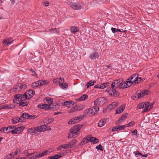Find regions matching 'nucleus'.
Here are the masks:
<instances>
[{
  "label": "nucleus",
  "mask_w": 159,
  "mask_h": 159,
  "mask_svg": "<svg viewBox=\"0 0 159 159\" xmlns=\"http://www.w3.org/2000/svg\"><path fill=\"white\" fill-rule=\"evenodd\" d=\"M122 82L120 80H115L111 84V88H108L106 90V91L108 93L109 95L113 97H116L119 96L120 93L116 90L115 89L119 87L120 89H121L120 87L121 86V84Z\"/></svg>",
  "instance_id": "obj_1"
},
{
  "label": "nucleus",
  "mask_w": 159,
  "mask_h": 159,
  "mask_svg": "<svg viewBox=\"0 0 159 159\" xmlns=\"http://www.w3.org/2000/svg\"><path fill=\"white\" fill-rule=\"evenodd\" d=\"M80 125H76L72 127L70 130L68 138L71 139L75 138L78 135V133L80 132L81 126Z\"/></svg>",
  "instance_id": "obj_2"
},
{
  "label": "nucleus",
  "mask_w": 159,
  "mask_h": 159,
  "mask_svg": "<svg viewBox=\"0 0 159 159\" xmlns=\"http://www.w3.org/2000/svg\"><path fill=\"white\" fill-rule=\"evenodd\" d=\"M26 100L24 94H18L15 96V98L13 100L14 103L19 104L21 101Z\"/></svg>",
  "instance_id": "obj_3"
},
{
  "label": "nucleus",
  "mask_w": 159,
  "mask_h": 159,
  "mask_svg": "<svg viewBox=\"0 0 159 159\" xmlns=\"http://www.w3.org/2000/svg\"><path fill=\"white\" fill-rule=\"evenodd\" d=\"M106 102V98L103 97H100L94 101V105L96 106H102Z\"/></svg>",
  "instance_id": "obj_4"
},
{
  "label": "nucleus",
  "mask_w": 159,
  "mask_h": 159,
  "mask_svg": "<svg viewBox=\"0 0 159 159\" xmlns=\"http://www.w3.org/2000/svg\"><path fill=\"white\" fill-rule=\"evenodd\" d=\"M58 106V105H52V107L47 104H42L38 105V107L41 109H43L46 110H50L51 109H53V110H55L56 109L54 108V106Z\"/></svg>",
  "instance_id": "obj_5"
},
{
  "label": "nucleus",
  "mask_w": 159,
  "mask_h": 159,
  "mask_svg": "<svg viewBox=\"0 0 159 159\" xmlns=\"http://www.w3.org/2000/svg\"><path fill=\"white\" fill-rule=\"evenodd\" d=\"M35 92L33 89H30L26 91L24 94L26 99H29L34 95Z\"/></svg>",
  "instance_id": "obj_6"
},
{
  "label": "nucleus",
  "mask_w": 159,
  "mask_h": 159,
  "mask_svg": "<svg viewBox=\"0 0 159 159\" xmlns=\"http://www.w3.org/2000/svg\"><path fill=\"white\" fill-rule=\"evenodd\" d=\"M138 75L137 74H134L129 77L127 80H129L132 84L134 83L135 84L138 83V80L137 79Z\"/></svg>",
  "instance_id": "obj_7"
},
{
  "label": "nucleus",
  "mask_w": 159,
  "mask_h": 159,
  "mask_svg": "<svg viewBox=\"0 0 159 159\" xmlns=\"http://www.w3.org/2000/svg\"><path fill=\"white\" fill-rule=\"evenodd\" d=\"M83 116L81 115L80 116L75 117L73 118L68 122L69 124H74L78 123L79 121L83 119Z\"/></svg>",
  "instance_id": "obj_8"
},
{
  "label": "nucleus",
  "mask_w": 159,
  "mask_h": 159,
  "mask_svg": "<svg viewBox=\"0 0 159 159\" xmlns=\"http://www.w3.org/2000/svg\"><path fill=\"white\" fill-rule=\"evenodd\" d=\"M69 5L71 7L75 10H81L82 8V6L79 3L70 2L69 3Z\"/></svg>",
  "instance_id": "obj_9"
},
{
  "label": "nucleus",
  "mask_w": 159,
  "mask_h": 159,
  "mask_svg": "<svg viewBox=\"0 0 159 159\" xmlns=\"http://www.w3.org/2000/svg\"><path fill=\"white\" fill-rule=\"evenodd\" d=\"M20 117L24 119H34L36 118V116L35 115H30L27 113H24L21 114Z\"/></svg>",
  "instance_id": "obj_10"
},
{
  "label": "nucleus",
  "mask_w": 159,
  "mask_h": 159,
  "mask_svg": "<svg viewBox=\"0 0 159 159\" xmlns=\"http://www.w3.org/2000/svg\"><path fill=\"white\" fill-rule=\"evenodd\" d=\"M13 41L12 38H7L3 40L2 43L4 46H8L13 43Z\"/></svg>",
  "instance_id": "obj_11"
},
{
  "label": "nucleus",
  "mask_w": 159,
  "mask_h": 159,
  "mask_svg": "<svg viewBox=\"0 0 159 159\" xmlns=\"http://www.w3.org/2000/svg\"><path fill=\"white\" fill-rule=\"evenodd\" d=\"M150 93V92L148 90H143L138 93V98H140L146 95H148Z\"/></svg>",
  "instance_id": "obj_12"
},
{
  "label": "nucleus",
  "mask_w": 159,
  "mask_h": 159,
  "mask_svg": "<svg viewBox=\"0 0 159 159\" xmlns=\"http://www.w3.org/2000/svg\"><path fill=\"white\" fill-rule=\"evenodd\" d=\"M99 108L98 107L94 106L92 107L89 108V113L90 114L94 115L96 114L97 112L99 111Z\"/></svg>",
  "instance_id": "obj_13"
},
{
  "label": "nucleus",
  "mask_w": 159,
  "mask_h": 159,
  "mask_svg": "<svg viewBox=\"0 0 159 159\" xmlns=\"http://www.w3.org/2000/svg\"><path fill=\"white\" fill-rule=\"evenodd\" d=\"M132 84V83L131 82V81H130L129 80H128L124 82L123 84L121 85L120 88L122 89L126 88L129 87Z\"/></svg>",
  "instance_id": "obj_14"
},
{
  "label": "nucleus",
  "mask_w": 159,
  "mask_h": 159,
  "mask_svg": "<svg viewBox=\"0 0 159 159\" xmlns=\"http://www.w3.org/2000/svg\"><path fill=\"white\" fill-rule=\"evenodd\" d=\"M27 87V85L24 84H19L14 89V91H16L18 90L25 89Z\"/></svg>",
  "instance_id": "obj_15"
},
{
  "label": "nucleus",
  "mask_w": 159,
  "mask_h": 159,
  "mask_svg": "<svg viewBox=\"0 0 159 159\" xmlns=\"http://www.w3.org/2000/svg\"><path fill=\"white\" fill-rule=\"evenodd\" d=\"M89 57L91 60L98 59L99 57V55L97 52H94L91 53L89 55Z\"/></svg>",
  "instance_id": "obj_16"
},
{
  "label": "nucleus",
  "mask_w": 159,
  "mask_h": 159,
  "mask_svg": "<svg viewBox=\"0 0 159 159\" xmlns=\"http://www.w3.org/2000/svg\"><path fill=\"white\" fill-rule=\"evenodd\" d=\"M153 105L149 102H146L145 103V108L143 111L144 112H147L150 110L152 108Z\"/></svg>",
  "instance_id": "obj_17"
},
{
  "label": "nucleus",
  "mask_w": 159,
  "mask_h": 159,
  "mask_svg": "<svg viewBox=\"0 0 159 159\" xmlns=\"http://www.w3.org/2000/svg\"><path fill=\"white\" fill-rule=\"evenodd\" d=\"M21 117V118L19 117H16L12 119L11 122L12 123L14 124L19 122H22L23 121H24L25 119L24 118H22Z\"/></svg>",
  "instance_id": "obj_18"
},
{
  "label": "nucleus",
  "mask_w": 159,
  "mask_h": 159,
  "mask_svg": "<svg viewBox=\"0 0 159 159\" xmlns=\"http://www.w3.org/2000/svg\"><path fill=\"white\" fill-rule=\"evenodd\" d=\"M109 120V118H106L103 120H100L98 123V126L99 127H102L104 126L107 122Z\"/></svg>",
  "instance_id": "obj_19"
},
{
  "label": "nucleus",
  "mask_w": 159,
  "mask_h": 159,
  "mask_svg": "<svg viewBox=\"0 0 159 159\" xmlns=\"http://www.w3.org/2000/svg\"><path fill=\"white\" fill-rule=\"evenodd\" d=\"M45 125L39 126L36 127H35V130L36 131V132H44L45 131Z\"/></svg>",
  "instance_id": "obj_20"
},
{
  "label": "nucleus",
  "mask_w": 159,
  "mask_h": 159,
  "mask_svg": "<svg viewBox=\"0 0 159 159\" xmlns=\"http://www.w3.org/2000/svg\"><path fill=\"white\" fill-rule=\"evenodd\" d=\"M127 113H126L122 115L119 118L118 121L117 122L118 124H120L122 123L123 121L125 120L126 117Z\"/></svg>",
  "instance_id": "obj_21"
},
{
  "label": "nucleus",
  "mask_w": 159,
  "mask_h": 159,
  "mask_svg": "<svg viewBox=\"0 0 159 159\" xmlns=\"http://www.w3.org/2000/svg\"><path fill=\"white\" fill-rule=\"evenodd\" d=\"M74 104L72 101H66L64 102V105L68 107H71Z\"/></svg>",
  "instance_id": "obj_22"
},
{
  "label": "nucleus",
  "mask_w": 159,
  "mask_h": 159,
  "mask_svg": "<svg viewBox=\"0 0 159 159\" xmlns=\"http://www.w3.org/2000/svg\"><path fill=\"white\" fill-rule=\"evenodd\" d=\"M20 152V150L19 149H16L15 152H13L12 153L10 154L8 158L11 159L13 158L14 156L17 155Z\"/></svg>",
  "instance_id": "obj_23"
},
{
  "label": "nucleus",
  "mask_w": 159,
  "mask_h": 159,
  "mask_svg": "<svg viewBox=\"0 0 159 159\" xmlns=\"http://www.w3.org/2000/svg\"><path fill=\"white\" fill-rule=\"evenodd\" d=\"M50 153V152L49 150H46L43 151L42 153L39 154V158L41 157L44 156L46 155H48V154Z\"/></svg>",
  "instance_id": "obj_24"
},
{
  "label": "nucleus",
  "mask_w": 159,
  "mask_h": 159,
  "mask_svg": "<svg viewBox=\"0 0 159 159\" xmlns=\"http://www.w3.org/2000/svg\"><path fill=\"white\" fill-rule=\"evenodd\" d=\"M125 106H120L116 110V113L119 114L121 113L124 110Z\"/></svg>",
  "instance_id": "obj_25"
},
{
  "label": "nucleus",
  "mask_w": 159,
  "mask_h": 159,
  "mask_svg": "<svg viewBox=\"0 0 159 159\" xmlns=\"http://www.w3.org/2000/svg\"><path fill=\"white\" fill-rule=\"evenodd\" d=\"M89 141L93 144H96L98 142V139L95 137H91L89 139Z\"/></svg>",
  "instance_id": "obj_26"
},
{
  "label": "nucleus",
  "mask_w": 159,
  "mask_h": 159,
  "mask_svg": "<svg viewBox=\"0 0 159 159\" xmlns=\"http://www.w3.org/2000/svg\"><path fill=\"white\" fill-rule=\"evenodd\" d=\"M33 154L34 153H29L28 155H26L25 157H19L16 159H31L32 158H31L30 156Z\"/></svg>",
  "instance_id": "obj_27"
},
{
  "label": "nucleus",
  "mask_w": 159,
  "mask_h": 159,
  "mask_svg": "<svg viewBox=\"0 0 159 159\" xmlns=\"http://www.w3.org/2000/svg\"><path fill=\"white\" fill-rule=\"evenodd\" d=\"M71 31L72 33L75 34L76 32H78L79 30L78 28L75 26H72L70 28Z\"/></svg>",
  "instance_id": "obj_28"
},
{
  "label": "nucleus",
  "mask_w": 159,
  "mask_h": 159,
  "mask_svg": "<svg viewBox=\"0 0 159 159\" xmlns=\"http://www.w3.org/2000/svg\"><path fill=\"white\" fill-rule=\"evenodd\" d=\"M39 86H41L44 85H46L48 83V81L45 80H39Z\"/></svg>",
  "instance_id": "obj_29"
},
{
  "label": "nucleus",
  "mask_w": 159,
  "mask_h": 159,
  "mask_svg": "<svg viewBox=\"0 0 159 159\" xmlns=\"http://www.w3.org/2000/svg\"><path fill=\"white\" fill-rule=\"evenodd\" d=\"M59 86L61 89H66L68 87V84L67 83H64L62 84H60Z\"/></svg>",
  "instance_id": "obj_30"
},
{
  "label": "nucleus",
  "mask_w": 159,
  "mask_h": 159,
  "mask_svg": "<svg viewBox=\"0 0 159 159\" xmlns=\"http://www.w3.org/2000/svg\"><path fill=\"white\" fill-rule=\"evenodd\" d=\"M29 103L27 101L25 100L24 101H21L19 103L20 105L23 107L24 106H26Z\"/></svg>",
  "instance_id": "obj_31"
},
{
  "label": "nucleus",
  "mask_w": 159,
  "mask_h": 159,
  "mask_svg": "<svg viewBox=\"0 0 159 159\" xmlns=\"http://www.w3.org/2000/svg\"><path fill=\"white\" fill-rule=\"evenodd\" d=\"M89 141V139L86 138L83 139L80 143V145H83L87 143Z\"/></svg>",
  "instance_id": "obj_32"
},
{
  "label": "nucleus",
  "mask_w": 159,
  "mask_h": 159,
  "mask_svg": "<svg viewBox=\"0 0 159 159\" xmlns=\"http://www.w3.org/2000/svg\"><path fill=\"white\" fill-rule=\"evenodd\" d=\"M7 130H8V127H5L1 128L0 129V131L2 132H3L6 134H8V133L7 132Z\"/></svg>",
  "instance_id": "obj_33"
},
{
  "label": "nucleus",
  "mask_w": 159,
  "mask_h": 159,
  "mask_svg": "<svg viewBox=\"0 0 159 159\" xmlns=\"http://www.w3.org/2000/svg\"><path fill=\"white\" fill-rule=\"evenodd\" d=\"M62 156L60 155H57L54 156H50L48 158V159H57L60 158Z\"/></svg>",
  "instance_id": "obj_34"
},
{
  "label": "nucleus",
  "mask_w": 159,
  "mask_h": 159,
  "mask_svg": "<svg viewBox=\"0 0 159 159\" xmlns=\"http://www.w3.org/2000/svg\"><path fill=\"white\" fill-rule=\"evenodd\" d=\"M88 96L86 94H84L81 96L79 99L80 101H84L88 98Z\"/></svg>",
  "instance_id": "obj_35"
},
{
  "label": "nucleus",
  "mask_w": 159,
  "mask_h": 159,
  "mask_svg": "<svg viewBox=\"0 0 159 159\" xmlns=\"http://www.w3.org/2000/svg\"><path fill=\"white\" fill-rule=\"evenodd\" d=\"M35 128H30L28 129V132L30 134H32L33 133H35L36 131L35 130Z\"/></svg>",
  "instance_id": "obj_36"
},
{
  "label": "nucleus",
  "mask_w": 159,
  "mask_h": 159,
  "mask_svg": "<svg viewBox=\"0 0 159 159\" xmlns=\"http://www.w3.org/2000/svg\"><path fill=\"white\" fill-rule=\"evenodd\" d=\"M77 142V140L75 139L71 141L69 143L70 145L71 148Z\"/></svg>",
  "instance_id": "obj_37"
},
{
  "label": "nucleus",
  "mask_w": 159,
  "mask_h": 159,
  "mask_svg": "<svg viewBox=\"0 0 159 159\" xmlns=\"http://www.w3.org/2000/svg\"><path fill=\"white\" fill-rule=\"evenodd\" d=\"M39 81L35 82L33 83L31 85V86L33 88H35L37 87V86H39Z\"/></svg>",
  "instance_id": "obj_38"
},
{
  "label": "nucleus",
  "mask_w": 159,
  "mask_h": 159,
  "mask_svg": "<svg viewBox=\"0 0 159 159\" xmlns=\"http://www.w3.org/2000/svg\"><path fill=\"white\" fill-rule=\"evenodd\" d=\"M96 82V81L95 80L93 81L91 80L88 83L87 88H88L89 86H93Z\"/></svg>",
  "instance_id": "obj_39"
},
{
  "label": "nucleus",
  "mask_w": 159,
  "mask_h": 159,
  "mask_svg": "<svg viewBox=\"0 0 159 159\" xmlns=\"http://www.w3.org/2000/svg\"><path fill=\"white\" fill-rule=\"evenodd\" d=\"M47 102L48 103V105L51 106V105L52 103L53 100L52 98H46Z\"/></svg>",
  "instance_id": "obj_40"
},
{
  "label": "nucleus",
  "mask_w": 159,
  "mask_h": 159,
  "mask_svg": "<svg viewBox=\"0 0 159 159\" xmlns=\"http://www.w3.org/2000/svg\"><path fill=\"white\" fill-rule=\"evenodd\" d=\"M7 127H8V130H7V131H8L7 132L8 133H9L11 132V131L13 130V129H14L15 127V126H14V125H11Z\"/></svg>",
  "instance_id": "obj_41"
},
{
  "label": "nucleus",
  "mask_w": 159,
  "mask_h": 159,
  "mask_svg": "<svg viewBox=\"0 0 159 159\" xmlns=\"http://www.w3.org/2000/svg\"><path fill=\"white\" fill-rule=\"evenodd\" d=\"M70 145L69 143L68 144H64L62 145V148L66 149L70 148Z\"/></svg>",
  "instance_id": "obj_42"
},
{
  "label": "nucleus",
  "mask_w": 159,
  "mask_h": 159,
  "mask_svg": "<svg viewBox=\"0 0 159 159\" xmlns=\"http://www.w3.org/2000/svg\"><path fill=\"white\" fill-rule=\"evenodd\" d=\"M135 122L134 121H131L128 124H127L125 125V127H129L133 126Z\"/></svg>",
  "instance_id": "obj_43"
},
{
  "label": "nucleus",
  "mask_w": 159,
  "mask_h": 159,
  "mask_svg": "<svg viewBox=\"0 0 159 159\" xmlns=\"http://www.w3.org/2000/svg\"><path fill=\"white\" fill-rule=\"evenodd\" d=\"M25 127L24 126H21L17 128V130L18 131V133H19L22 132Z\"/></svg>",
  "instance_id": "obj_44"
},
{
  "label": "nucleus",
  "mask_w": 159,
  "mask_h": 159,
  "mask_svg": "<svg viewBox=\"0 0 159 159\" xmlns=\"http://www.w3.org/2000/svg\"><path fill=\"white\" fill-rule=\"evenodd\" d=\"M89 109L84 111L83 113L84 115H82V116H83V118H84V117L86 116L87 115H90V113H89Z\"/></svg>",
  "instance_id": "obj_45"
},
{
  "label": "nucleus",
  "mask_w": 159,
  "mask_h": 159,
  "mask_svg": "<svg viewBox=\"0 0 159 159\" xmlns=\"http://www.w3.org/2000/svg\"><path fill=\"white\" fill-rule=\"evenodd\" d=\"M145 103H146L142 102L139 103L138 105L139 108L141 109L144 108H145Z\"/></svg>",
  "instance_id": "obj_46"
},
{
  "label": "nucleus",
  "mask_w": 159,
  "mask_h": 159,
  "mask_svg": "<svg viewBox=\"0 0 159 159\" xmlns=\"http://www.w3.org/2000/svg\"><path fill=\"white\" fill-rule=\"evenodd\" d=\"M11 131L12 133L13 134H17L19 133L18 131L17 130V128L16 127L14 129H13V130H12Z\"/></svg>",
  "instance_id": "obj_47"
},
{
  "label": "nucleus",
  "mask_w": 159,
  "mask_h": 159,
  "mask_svg": "<svg viewBox=\"0 0 159 159\" xmlns=\"http://www.w3.org/2000/svg\"><path fill=\"white\" fill-rule=\"evenodd\" d=\"M125 127V125H118L117 126V128L118 130H120L123 129Z\"/></svg>",
  "instance_id": "obj_48"
},
{
  "label": "nucleus",
  "mask_w": 159,
  "mask_h": 159,
  "mask_svg": "<svg viewBox=\"0 0 159 159\" xmlns=\"http://www.w3.org/2000/svg\"><path fill=\"white\" fill-rule=\"evenodd\" d=\"M49 31L52 33H56L57 30L54 28H52L49 30Z\"/></svg>",
  "instance_id": "obj_49"
},
{
  "label": "nucleus",
  "mask_w": 159,
  "mask_h": 159,
  "mask_svg": "<svg viewBox=\"0 0 159 159\" xmlns=\"http://www.w3.org/2000/svg\"><path fill=\"white\" fill-rule=\"evenodd\" d=\"M64 79L61 78H59V80L58 81V82L60 85V84H62L64 83Z\"/></svg>",
  "instance_id": "obj_50"
},
{
  "label": "nucleus",
  "mask_w": 159,
  "mask_h": 159,
  "mask_svg": "<svg viewBox=\"0 0 159 159\" xmlns=\"http://www.w3.org/2000/svg\"><path fill=\"white\" fill-rule=\"evenodd\" d=\"M78 107L79 111L82 110L84 108V106L82 104L78 106Z\"/></svg>",
  "instance_id": "obj_51"
},
{
  "label": "nucleus",
  "mask_w": 159,
  "mask_h": 159,
  "mask_svg": "<svg viewBox=\"0 0 159 159\" xmlns=\"http://www.w3.org/2000/svg\"><path fill=\"white\" fill-rule=\"evenodd\" d=\"M96 148L97 149H98V150L99 149L101 151L102 150V147L100 144L99 145H98V146H97L96 147Z\"/></svg>",
  "instance_id": "obj_52"
},
{
  "label": "nucleus",
  "mask_w": 159,
  "mask_h": 159,
  "mask_svg": "<svg viewBox=\"0 0 159 159\" xmlns=\"http://www.w3.org/2000/svg\"><path fill=\"white\" fill-rule=\"evenodd\" d=\"M8 109H11L14 108L15 106L14 105L11 104L8 105Z\"/></svg>",
  "instance_id": "obj_53"
},
{
  "label": "nucleus",
  "mask_w": 159,
  "mask_h": 159,
  "mask_svg": "<svg viewBox=\"0 0 159 159\" xmlns=\"http://www.w3.org/2000/svg\"><path fill=\"white\" fill-rule=\"evenodd\" d=\"M2 109H8V105H2Z\"/></svg>",
  "instance_id": "obj_54"
},
{
  "label": "nucleus",
  "mask_w": 159,
  "mask_h": 159,
  "mask_svg": "<svg viewBox=\"0 0 159 159\" xmlns=\"http://www.w3.org/2000/svg\"><path fill=\"white\" fill-rule=\"evenodd\" d=\"M118 103L116 102H115L112 103V105H113L114 108H115L118 105Z\"/></svg>",
  "instance_id": "obj_55"
},
{
  "label": "nucleus",
  "mask_w": 159,
  "mask_h": 159,
  "mask_svg": "<svg viewBox=\"0 0 159 159\" xmlns=\"http://www.w3.org/2000/svg\"><path fill=\"white\" fill-rule=\"evenodd\" d=\"M134 154L135 155H142V154L140 153L139 151H136L134 152Z\"/></svg>",
  "instance_id": "obj_56"
},
{
  "label": "nucleus",
  "mask_w": 159,
  "mask_h": 159,
  "mask_svg": "<svg viewBox=\"0 0 159 159\" xmlns=\"http://www.w3.org/2000/svg\"><path fill=\"white\" fill-rule=\"evenodd\" d=\"M44 5L46 6H48L49 4V2L48 1H46L43 2Z\"/></svg>",
  "instance_id": "obj_57"
},
{
  "label": "nucleus",
  "mask_w": 159,
  "mask_h": 159,
  "mask_svg": "<svg viewBox=\"0 0 159 159\" xmlns=\"http://www.w3.org/2000/svg\"><path fill=\"white\" fill-rule=\"evenodd\" d=\"M54 119L53 118H51L48 120V124H50L54 120Z\"/></svg>",
  "instance_id": "obj_58"
},
{
  "label": "nucleus",
  "mask_w": 159,
  "mask_h": 159,
  "mask_svg": "<svg viewBox=\"0 0 159 159\" xmlns=\"http://www.w3.org/2000/svg\"><path fill=\"white\" fill-rule=\"evenodd\" d=\"M118 130L117 126H114L113 127L112 129V131Z\"/></svg>",
  "instance_id": "obj_59"
},
{
  "label": "nucleus",
  "mask_w": 159,
  "mask_h": 159,
  "mask_svg": "<svg viewBox=\"0 0 159 159\" xmlns=\"http://www.w3.org/2000/svg\"><path fill=\"white\" fill-rule=\"evenodd\" d=\"M111 30L112 32L113 33H116V32H117L116 29V28H111Z\"/></svg>",
  "instance_id": "obj_60"
},
{
  "label": "nucleus",
  "mask_w": 159,
  "mask_h": 159,
  "mask_svg": "<svg viewBox=\"0 0 159 159\" xmlns=\"http://www.w3.org/2000/svg\"><path fill=\"white\" fill-rule=\"evenodd\" d=\"M75 110L74 109V108L72 107V108H71V109L69 110V113H73L74 112H75L76 111H75Z\"/></svg>",
  "instance_id": "obj_61"
},
{
  "label": "nucleus",
  "mask_w": 159,
  "mask_h": 159,
  "mask_svg": "<svg viewBox=\"0 0 159 159\" xmlns=\"http://www.w3.org/2000/svg\"><path fill=\"white\" fill-rule=\"evenodd\" d=\"M45 130H49L51 129L50 128V127L49 126H46V125H45Z\"/></svg>",
  "instance_id": "obj_62"
},
{
  "label": "nucleus",
  "mask_w": 159,
  "mask_h": 159,
  "mask_svg": "<svg viewBox=\"0 0 159 159\" xmlns=\"http://www.w3.org/2000/svg\"><path fill=\"white\" fill-rule=\"evenodd\" d=\"M31 158H32V159H34V158H39V154H38L34 156L33 157H31Z\"/></svg>",
  "instance_id": "obj_63"
},
{
  "label": "nucleus",
  "mask_w": 159,
  "mask_h": 159,
  "mask_svg": "<svg viewBox=\"0 0 159 159\" xmlns=\"http://www.w3.org/2000/svg\"><path fill=\"white\" fill-rule=\"evenodd\" d=\"M95 88H100L101 89V86L100 84H98L94 86Z\"/></svg>",
  "instance_id": "obj_64"
}]
</instances>
